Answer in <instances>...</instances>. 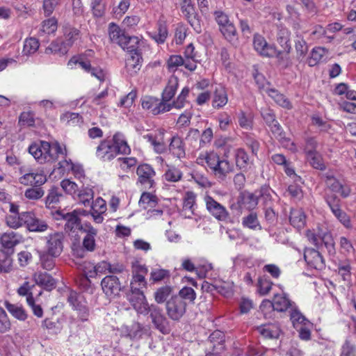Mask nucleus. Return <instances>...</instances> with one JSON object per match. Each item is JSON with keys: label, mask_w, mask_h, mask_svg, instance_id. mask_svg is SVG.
Listing matches in <instances>:
<instances>
[{"label": "nucleus", "mask_w": 356, "mask_h": 356, "mask_svg": "<svg viewBox=\"0 0 356 356\" xmlns=\"http://www.w3.org/2000/svg\"><path fill=\"white\" fill-rule=\"evenodd\" d=\"M29 152L40 163L54 162L60 156H65L67 154L65 146L57 142L50 144L45 141L31 144Z\"/></svg>", "instance_id": "obj_1"}, {"label": "nucleus", "mask_w": 356, "mask_h": 356, "mask_svg": "<svg viewBox=\"0 0 356 356\" xmlns=\"http://www.w3.org/2000/svg\"><path fill=\"white\" fill-rule=\"evenodd\" d=\"M197 163L202 165L207 164L218 178H225L234 170V165L226 158L220 157L213 152L201 153L197 158Z\"/></svg>", "instance_id": "obj_2"}, {"label": "nucleus", "mask_w": 356, "mask_h": 356, "mask_svg": "<svg viewBox=\"0 0 356 356\" xmlns=\"http://www.w3.org/2000/svg\"><path fill=\"white\" fill-rule=\"evenodd\" d=\"M306 236L314 245H318L323 242L330 254L335 252L334 241L327 227L322 226L316 229L307 230Z\"/></svg>", "instance_id": "obj_3"}, {"label": "nucleus", "mask_w": 356, "mask_h": 356, "mask_svg": "<svg viewBox=\"0 0 356 356\" xmlns=\"http://www.w3.org/2000/svg\"><path fill=\"white\" fill-rule=\"evenodd\" d=\"M88 212L83 209H75L70 213H64L63 211H56L53 213L55 220H64L66 221L65 229L73 230L75 229H81L80 217L86 216Z\"/></svg>", "instance_id": "obj_4"}, {"label": "nucleus", "mask_w": 356, "mask_h": 356, "mask_svg": "<svg viewBox=\"0 0 356 356\" xmlns=\"http://www.w3.org/2000/svg\"><path fill=\"white\" fill-rule=\"evenodd\" d=\"M67 65L70 68H73L74 65H79V67L90 73L100 82H103L107 79L106 72L99 67H91L90 60L84 56L73 57L69 60Z\"/></svg>", "instance_id": "obj_5"}, {"label": "nucleus", "mask_w": 356, "mask_h": 356, "mask_svg": "<svg viewBox=\"0 0 356 356\" xmlns=\"http://www.w3.org/2000/svg\"><path fill=\"white\" fill-rule=\"evenodd\" d=\"M254 50L261 56L264 57H276L280 60L284 59L286 55H282L273 44H269L264 37L261 35H255L253 39Z\"/></svg>", "instance_id": "obj_6"}, {"label": "nucleus", "mask_w": 356, "mask_h": 356, "mask_svg": "<svg viewBox=\"0 0 356 356\" xmlns=\"http://www.w3.org/2000/svg\"><path fill=\"white\" fill-rule=\"evenodd\" d=\"M316 146L317 143L314 139H309L306 143L305 153L307 161L313 168L323 170L325 169V165L321 155L316 151Z\"/></svg>", "instance_id": "obj_7"}, {"label": "nucleus", "mask_w": 356, "mask_h": 356, "mask_svg": "<svg viewBox=\"0 0 356 356\" xmlns=\"http://www.w3.org/2000/svg\"><path fill=\"white\" fill-rule=\"evenodd\" d=\"M165 309L168 316L172 320L178 321L185 314L186 304L179 296H174L166 302Z\"/></svg>", "instance_id": "obj_8"}, {"label": "nucleus", "mask_w": 356, "mask_h": 356, "mask_svg": "<svg viewBox=\"0 0 356 356\" xmlns=\"http://www.w3.org/2000/svg\"><path fill=\"white\" fill-rule=\"evenodd\" d=\"M152 323L154 327L163 334H168L170 332V323L163 314L162 309L159 307L152 305L149 312Z\"/></svg>", "instance_id": "obj_9"}, {"label": "nucleus", "mask_w": 356, "mask_h": 356, "mask_svg": "<svg viewBox=\"0 0 356 356\" xmlns=\"http://www.w3.org/2000/svg\"><path fill=\"white\" fill-rule=\"evenodd\" d=\"M79 38V31L75 29H70L68 32L65 33V41L59 42L56 41L51 43L49 49L54 53H59L65 54L67 52L70 47L72 45L74 42Z\"/></svg>", "instance_id": "obj_10"}, {"label": "nucleus", "mask_w": 356, "mask_h": 356, "mask_svg": "<svg viewBox=\"0 0 356 356\" xmlns=\"http://www.w3.org/2000/svg\"><path fill=\"white\" fill-rule=\"evenodd\" d=\"M142 107L144 109L149 111L153 115H158L165 113L172 109L170 103L160 101L159 99L152 97H145L142 99Z\"/></svg>", "instance_id": "obj_11"}, {"label": "nucleus", "mask_w": 356, "mask_h": 356, "mask_svg": "<svg viewBox=\"0 0 356 356\" xmlns=\"http://www.w3.org/2000/svg\"><path fill=\"white\" fill-rule=\"evenodd\" d=\"M101 286L103 292L110 299L118 296L122 289L118 278L113 275L106 276L102 280Z\"/></svg>", "instance_id": "obj_12"}, {"label": "nucleus", "mask_w": 356, "mask_h": 356, "mask_svg": "<svg viewBox=\"0 0 356 356\" xmlns=\"http://www.w3.org/2000/svg\"><path fill=\"white\" fill-rule=\"evenodd\" d=\"M22 219L24 220V225L30 232H44L48 228V225L43 220L38 218L32 212L22 213Z\"/></svg>", "instance_id": "obj_13"}, {"label": "nucleus", "mask_w": 356, "mask_h": 356, "mask_svg": "<svg viewBox=\"0 0 356 356\" xmlns=\"http://www.w3.org/2000/svg\"><path fill=\"white\" fill-rule=\"evenodd\" d=\"M204 202L208 211L216 219L225 220L227 218L228 212L227 209L211 196L206 195Z\"/></svg>", "instance_id": "obj_14"}, {"label": "nucleus", "mask_w": 356, "mask_h": 356, "mask_svg": "<svg viewBox=\"0 0 356 356\" xmlns=\"http://www.w3.org/2000/svg\"><path fill=\"white\" fill-rule=\"evenodd\" d=\"M290 32L286 28H279L277 35V42L283 49L280 51L282 55H286V57H284V59L280 60V63H286L289 60V54L291 48L290 43Z\"/></svg>", "instance_id": "obj_15"}, {"label": "nucleus", "mask_w": 356, "mask_h": 356, "mask_svg": "<svg viewBox=\"0 0 356 356\" xmlns=\"http://www.w3.org/2000/svg\"><path fill=\"white\" fill-rule=\"evenodd\" d=\"M129 301L138 314L146 315L150 312L149 305L143 292L131 293Z\"/></svg>", "instance_id": "obj_16"}, {"label": "nucleus", "mask_w": 356, "mask_h": 356, "mask_svg": "<svg viewBox=\"0 0 356 356\" xmlns=\"http://www.w3.org/2000/svg\"><path fill=\"white\" fill-rule=\"evenodd\" d=\"M19 181L26 186H40L47 181V177L44 170L38 168L21 177Z\"/></svg>", "instance_id": "obj_17"}, {"label": "nucleus", "mask_w": 356, "mask_h": 356, "mask_svg": "<svg viewBox=\"0 0 356 356\" xmlns=\"http://www.w3.org/2000/svg\"><path fill=\"white\" fill-rule=\"evenodd\" d=\"M136 173L138 176V181L145 188H152L154 185V177L155 176V171L148 164L140 165L138 168Z\"/></svg>", "instance_id": "obj_18"}, {"label": "nucleus", "mask_w": 356, "mask_h": 356, "mask_svg": "<svg viewBox=\"0 0 356 356\" xmlns=\"http://www.w3.org/2000/svg\"><path fill=\"white\" fill-rule=\"evenodd\" d=\"M143 138L149 143L155 152L157 154L163 153L167 148L166 143L164 139V131H159L154 134H149L145 135Z\"/></svg>", "instance_id": "obj_19"}, {"label": "nucleus", "mask_w": 356, "mask_h": 356, "mask_svg": "<svg viewBox=\"0 0 356 356\" xmlns=\"http://www.w3.org/2000/svg\"><path fill=\"white\" fill-rule=\"evenodd\" d=\"M119 153L115 146L113 145L111 141L108 140L102 141L97 147L96 152L97 157L104 161L113 159Z\"/></svg>", "instance_id": "obj_20"}, {"label": "nucleus", "mask_w": 356, "mask_h": 356, "mask_svg": "<svg viewBox=\"0 0 356 356\" xmlns=\"http://www.w3.org/2000/svg\"><path fill=\"white\" fill-rule=\"evenodd\" d=\"M47 250L52 257L58 256L63 250V235L54 233L49 235L47 243Z\"/></svg>", "instance_id": "obj_21"}, {"label": "nucleus", "mask_w": 356, "mask_h": 356, "mask_svg": "<svg viewBox=\"0 0 356 356\" xmlns=\"http://www.w3.org/2000/svg\"><path fill=\"white\" fill-rule=\"evenodd\" d=\"M304 257L307 264L312 268L317 270H321L325 267V262L323 257L319 252L314 249H306L304 253Z\"/></svg>", "instance_id": "obj_22"}, {"label": "nucleus", "mask_w": 356, "mask_h": 356, "mask_svg": "<svg viewBox=\"0 0 356 356\" xmlns=\"http://www.w3.org/2000/svg\"><path fill=\"white\" fill-rule=\"evenodd\" d=\"M107 210L106 201L102 197H97L91 205L90 214L96 223L104 221V214Z\"/></svg>", "instance_id": "obj_23"}, {"label": "nucleus", "mask_w": 356, "mask_h": 356, "mask_svg": "<svg viewBox=\"0 0 356 356\" xmlns=\"http://www.w3.org/2000/svg\"><path fill=\"white\" fill-rule=\"evenodd\" d=\"M81 229L86 233L83 241V245L88 251H93L95 248V237L97 234V231L90 224H86L84 227H81Z\"/></svg>", "instance_id": "obj_24"}, {"label": "nucleus", "mask_w": 356, "mask_h": 356, "mask_svg": "<svg viewBox=\"0 0 356 356\" xmlns=\"http://www.w3.org/2000/svg\"><path fill=\"white\" fill-rule=\"evenodd\" d=\"M142 66V57L138 51L129 54L126 59V69L131 75L137 74Z\"/></svg>", "instance_id": "obj_25"}, {"label": "nucleus", "mask_w": 356, "mask_h": 356, "mask_svg": "<svg viewBox=\"0 0 356 356\" xmlns=\"http://www.w3.org/2000/svg\"><path fill=\"white\" fill-rule=\"evenodd\" d=\"M108 35L111 42L118 44L121 47L124 46L127 35L117 24H109Z\"/></svg>", "instance_id": "obj_26"}, {"label": "nucleus", "mask_w": 356, "mask_h": 356, "mask_svg": "<svg viewBox=\"0 0 356 356\" xmlns=\"http://www.w3.org/2000/svg\"><path fill=\"white\" fill-rule=\"evenodd\" d=\"M326 184L334 192L338 193L342 197H347L350 192L347 186L343 185L333 176L327 173L326 175Z\"/></svg>", "instance_id": "obj_27"}, {"label": "nucleus", "mask_w": 356, "mask_h": 356, "mask_svg": "<svg viewBox=\"0 0 356 356\" xmlns=\"http://www.w3.org/2000/svg\"><path fill=\"white\" fill-rule=\"evenodd\" d=\"M332 212L338 220L347 229L353 227L349 216L342 211L337 204H332L328 200H327Z\"/></svg>", "instance_id": "obj_28"}, {"label": "nucleus", "mask_w": 356, "mask_h": 356, "mask_svg": "<svg viewBox=\"0 0 356 356\" xmlns=\"http://www.w3.org/2000/svg\"><path fill=\"white\" fill-rule=\"evenodd\" d=\"M328 55V51L321 47H315L312 49L310 56L308 58V64L309 66H315L318 63L325 61Z\"/></svg>", "instance_id": "obj_29"}, {"label": "nucleus", "mask_w": 356, "mask_h": 356, "mask_svg": "<svg viewBox=\"0 0 356 356\" xmlns=\"http://www.w3.org/2000/svg\"><path fill=\"white\" fill-rule=\"evenodd\" d=\"M178 82V78L175 76H171L169 78L168 84L162 94V102L169 103L177 91Z\"/></svg>", "instance_id": "obj_30"}, {"label": "nucleus", "mask_w": 356, "mask_h": 356, "mask_svg": "<svg viewBox=\"0 0 356 356\" xmlns=\"http://www.w3.org/2000/svg\"><path fill=\"white\" fill-rule=\"evenodd\" d=\"M291 224L297 229H302L306 223V216L301 209H292L290 215Z\"/></svg>", "instance_id": "obj_31"}, {"label": "nucleus", "mask_w": 356, "mask_h": 356, "mask_svg": "<svg viewBox=\"0 0 356 356\" xmlns=\"http://www.w3.org/2000/svg\"><path fill=\"white\" fill-rule=\"evenodd\" d=\"M272 302L273 309L278 312L286 311L291 306V302L286 293L275 295Z\"/></svg>", "instance_id": "obj_32"}, {"label": "nucleus", "mask_w": 356, "mask_h": 356, "mask_svg": "<svg viewBox=\"0 0 356 356\" xmlns=\"http://www.w3.org/2000/svg\"><path fill=\"white\" fill-rule=\"evenodd\" d=\"M235 161L236 166L243 170H246L248 168H250L252 164L248 154L242 149L236 150Z\"/></svg>", "instance_id": "obj_33"}, {"label": "nucleus", "mask_w": 356, "mask_h": 356, "mask_svg": "<svg viewBox=\"0 0 356 356\" xmlns=\"http://www.w3.org/2000/svg\"><path fill=\"white\" fill-rule=\"evenodd\" d=\"M59 165L64 170H72V173L77 179H81L84 177L83 167L80 165L73 163L70 159L61 161L59 162Z\"/></svg>", "instance_id": "obj_34"}, {"label": "nucleus", "mask_w": 356, "mask_h": 356, "mask_svg": "<svg viewBox=\"0 0 356 356\" xmlns=\"http://www.w3.org/2000/svg\"><path fill=\"white\" fill-rule=\"evenodd\" d=\"M19 242L20 239L18 236L13 232L4 233L0 236V244L5 249L13 248Z\"/></svg>", "instance_id": "obj_35"}, {"label": "nucleus", "mask_w": 356, "mask_h": 356, "mask_svg": "<svg viewBox=\"0 0 356 356\" xmlns=\"http://www.w3.org/2000/svg\"><path fill=\"white\" fill-rule=\"evenodd\" d=\"M35 283L44 289L51 290L55 286L54 279L47 273H38L33 276Z\"/></svg>", "instance_id": "obj_36"}, {"label": "nucleus", "mask_w": 356, "mask_h": 356, "mask_svg": "<svg viewBox=\"0 0 356 356\" xmlns=\"http://www.w3.org/2000/svg\"><path fill=\"white\" fill-rule=\"evenodd\" d=\"M157 204L156 197L150 193H143L139 200V206L145 210L152 211Z\"/></svg>", "instance_id": "obj_37"}, {"label": "nucleus", "mask_w": 356, "mask_h": 356, "mask_svg": "<svg viewBox=\"0 0 356 356\" xmlns=\"http://www.w3.org/2000/svg\"><path fill=\"white\" fill-rule=\"evenodd\" d=\"M13 268V261L11 256L0 250V274L9 273Z\"/></svg>", "instance_id": "obj_38"}, {"label": "nucleus", "mask_w": 356, "mask_h": 356, "mask_svg": "<svg viewBox=\"0 0 356 356\" xmlns=\"http://www.w3.org/2000/svg\"><path fill=\"white\" fill-rule=\"evenodd\" d=\"M115 146L117 151L120 154H129L131 151L129 146L127 145L124 136L122 134L117 133L113 136L111 141Z\"/></svg>", "instance_id": "obj_39"}, {"label": "nucleus", "mask_w": 356, "mask_h": 356, "mask_svg": "<svg viewBox=\"0 0 356 356\" xmlns=\"http://www.w3.org/2000/svg\"><path fill=\"white\" fill-rule=\"evenodd\" d=\"M170 150L177 158H182L185 156L183 143L180 138L175 136L172 138Z\"/></svg>", "instance_id": "obj_40"}, {"label": "nucleus", "mask_w": 356, "mask_h": 356, "mask_svg": "<svg viewBox=\"0 0 356 356\" xmlns=\"http://www.w3.org/2000/svg\"><path fill=\"white\" fill-rule=\"evenodd\" d=\"M228 97L225 90L222 88L216 89L213 100V106L214 108H221L227 104Z\"/></svg>", "instance_id": "obj_41"}, {"label": "nucleus", "mask_w": 356, "mask_h": 356, "mask_svg": "<svg viewBox=\"0 0 356 356\" xmlns=\"http://www.w3.org/2000/svg\"><path fill=\"white\" fill-rule=\"evenodd\" d=\"M259 332L265 338H277L280 335V330L275 325H266L258 328Z\"/></svg>", "instance_id": "obj_42"}, {"label": "nucleus", "mask_w": 356, "mask_h": 356, "mask_svg": "<svg viewBox=\"0 0 356 356\" xmlns=\"http://www.w3.org/2000/svg\"><path fill=\"white\" fill-rule=\"evenodd\" d=\"M39 46V42L35 38H27L24 43L22 54L26 56L32 55L38 51Z\"/></svg>", "instance_id": "obj_43"}, {"label": "nucleus", "mask_w": 356, "mask_h": 356, "mask_svg": "<svg viewBox=\"0 0 356 356\" xmlns=\"http://www.w3.org/2000/svg\"><path fill=\"white\" fill-rule=\"evenodd\" d=\"M79 201L84 206L88 205L90 201L93 200L94 191L92 188L83 187L77 193Z\"/></svg>", "instance_id": "obj_44"}, {"label": "nucleus", "mask_w": 356, "mask_h": 356, "mask_svg": "<svg viewBox=\"0 0 356 356\" xmlns=\"http://www.w3.org/2000/svg\"><path fill=\"white\" fill-rule=\"evenodd\" d=\"M195 203V195L193 192L186 193L184 202V211L185 216L190 217L193 213V208Z\"/></svg>", "instance_id": "obj_45"}, {"label": "nucleus", "mask_w": 356, "mask_h": 356, "mask_svg": "<svg viewBox=\"0 0 356 356\" xmlns=\"http://www.w3.org/2000/svg\"><path fill=\"white\" fill-rule=\"evenodd\" d=\"M141 42L142 41L138 37H131L127 35L125 40V44L122 48L123 49H126L129 53V54H131L135 53V51H138V49L140 47Z\"/></svg>", "instance_id": "obj_46"}, {"label": "nucleus", "mask_w": 356, "mask_h": 356, "mask_svg": "<svg viewBox=\"0 0 356 356\" xmlns=\"http://www.w3.org/2000/svg\"><path fill=\"white\" fill-rule=\"evenodd\" d=\"M172 289L169 286L159 288L154 294V300L159 303H163L172 293Z\"/></svg>", "instance_id": "obj_47"}, {"label": "nucleus", "mask_w": 356, "mask_h": 356, "mask_svg": "<svg viewBox=\"0 0 356 356\" xmlns=\"http://www.w3.org/2000/svg\"><path fill=\"white\" fill-rule=\"evenodd\" d=\"M147 282L145 277L142 275H133L131 282V293L143 292L141 289L146 286Z\"/></svg>", "instance_id": "obj_48"}, {"label": "nucleus", "mask_w": 356, "mask_h": 356, "mask_svg": "<svg viewBox=\"0 0 356 356\" xmlns=\"http://www.w3.org/2000/svg\"><path fill=\"white\" fill-rule=\"evenodd\" d=\"M233 282L216 281V291L224 296H230L233 293Z\"/></svg>", "instance_id": "obj_49"}, {"label": "nucleus", "mask_w": 356, "mask_h": 356, "mask_svg": "<svg viewBox=\"0 0 356 356\" xmlns=\"http://www.w3.org/2000/svg\"><path fill=\"white\" fill-rule=\"evenodd\" d=\"M242 204L245 208L253 209L258 204V197L252 193H244L242 195Z\"/></svg>", "instance_id": "obj_50"}, {"label": "nucleus", "mask_w": 356, "mask_h": 356, "mask_svg": "<svg viewBox=\"0 0 356 356\" xmlns=\"http://www.w3.org/2000/svg\"><path fill=\"white\" fill-rule=\"evenodd\" d=\"M141 330L142 327L139 323H134L131 327L127 325L122 327V333L132 339L140 337Z\"/></svg>", "instance_id": "obj_51"}, {"label": "nucleus", "mask_w": 356, "mask_h": 356, "mask_svg": "<svg viewBox=\"0 0 356 356\" xmlns=\"http://www.w3.org/2000/svg\"><path fill=\"white\" fill-rule=\"evenodd\" d=\"M189 94V89L187 87H185L182 89L181 93L177 97L176 100L174 101L172 104L170 103L172 106V108H175L177 109L183 108L186 103V98Z\"/></svg>", "instance_id": "obj_52"}, {"label": "nucleus", "mask_w": 356, "mask_h": 356, "mask_svg": "<svg viewBox=\"0 0 356 356\" xmlns=\"http://www.w3.org/2000/svg\"><path fill=\"white\" fill-rule=\"evenodd\" d=\"M6 308L14 317L20 321H24L27 318V314L22 307L7 303Z\"/></svg>", "instance_id": "obj_53"}, {"label": "nucleus", "mask_w": 356, "mask_h": 356, "mask_svg": "<svg viewBox=\"0 0 356 356\" xmlns=\"http://www.w3.org/2000/svg\"><path fill=\"white\" fill-rule=\"evenodd\" d=\"M291 320L296 329H298L304 325H309V321H307L298 310H293L291 314Z\"/></svg>", "instance_id": "obj_54"}, {"label": "nucleus", "mask_w": 356, "mask_h": 356, "mask_svg": "<svg viewBox=\"0 0 356 356\" xmlns=\"http://www.w3.org/2000/svg\"><path fill=\"white\" fill-rule=\"evenodd\" d=\"M6 224L8 227L17 229L24 225V220L22 219V213L20 215L17 213L9 214L6 217Z\"/></svg>", "instance_id": "obj_55"}, {"label": "nucleus", "mask_w": 356, "mask_h": 356, "mask_svg": "<svg viewBox=\"0 0 356 356\" xmlns=\"http://www.w3.org/2000/svg\"><path fill=\"white\" fill-rule=\"evenodd\" d=\"M95 266L97 275L105 274L106 273H118L122 270L121 268H112L111 264L106 261H101Z\"/></svg>", "instance_id": "obj_56"}, {"label": "nucleus", "mask_w": 356, "mask_h": 356, "mask_svg": "<svg viewBox=\"0 0 356 356\" xmlns=\"http://www.w3.org/2000/svg\"><path fill=\"white\" fill-rule=\"evenodd\" d=\"M57 27V20L54 17H51L42 22L41 31L49 35L55 33Z\"/></svg>", "instance_id": "obj_57"}, {"label": "nucleus", "mask_w": 356, "mask_h": 356, "mask_svg": "<svg viewBox=\"0 0 356 356\" xmlns=\"http://www.w3.org/2000/svg\"><path fill=\"white\" fill-rule=\"evenodd\" d=\"M220 31L228 41L234 42L236 40V29L233 23L220 28Z\"/></svg>", "instance_id": "obj_58"}, {"label": "nucleus", "mask_w": 356, "mask_h": 356, "mask_svg": "<svg viewBox=\"0 0 356 356\" xmlns=\"http://www.w3.org/2000/svg\"><path fill=\"white\" fill-rule=\"evenodd\" d=\"M152 38L157 42V43H163L165 40L168 36V30L166 26L163 23H159L158 25V32L157 33L152 34L149 33Z\"/></svg>", "instance_id": "obj_59"}, {"label": "nucleus", "mask_w": 356, "mask_h": 356, "mask_svg": "<svg viewBox=\"0 0 356 356\" xmlns=\"http://www.w3.org/2000/svg\"><path fill=\"white\" fill-rule=\"evenodd\" d=\"M60 186L66 193L71 195H75L78 191V185L69 179L61 181Z\"/></svg>", "instance_id": "obj_60"}, {"label": "nucleus", "mask_w": 356, "mask_h": 356, "mask_svg": "<svg viewBox=\"0 0 356 356\" xmlns=\"http://www.w3.org/2000/svg\"><path fill=\"white\" fill-rule=\"evenodd\" d=\"M168 276V270L159 268H153L150 273V279L154 282H157L163 280Z\"/></svg>", "instance_id": "obj_61"}, {"label": "nucleus", "mask_w": 356, "mask_h": 356, "mask_svg": "<svg viewBox=\"0 0 356 356\" xmlns=\"http://www.w3.org/2000/svg\"><path fill=\"white\" fill-rule=\"evenodd\" d=\"M118 165L123 170H128L136 166L137 161L134 157H123L117 160Z\"/></svg>", "instance_id": "obj_62"}, {"label": "nucleus", "mask_w": 356, "mask_h": 356, "mask_svg": "<svg viewBox=\"0 0 356 356\" xmlns=\"http://www.w3.org/2000/svg\"><path fill=\"white\" fill-rule=\"evenodd\" d=\"M272 285L273 283L270 280L266 278H259L257 284L259 293L261 296L267 295L271 290Z\"/></svg>", "instance_id": "obj_63"}, {"label": "nucleus", "mask_w": 356, "mask_h": 356, "mask_svg": "<svg viewBox=\"0 0 356 356\" xmlns=\"http://www.w3.org/2000/svg\"><path fill=\"white\" fill-rule=\"evenodd\" d=\"M32 254L27 250H22L17 253V261L21 267L26 266L32 260Z\"/></svg>", "instance_id": "obj_64"}]
</instances>
